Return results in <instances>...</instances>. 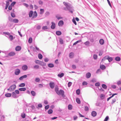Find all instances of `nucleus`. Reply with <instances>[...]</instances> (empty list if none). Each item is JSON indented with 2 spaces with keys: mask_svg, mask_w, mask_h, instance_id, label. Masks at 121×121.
<instances>
[{
  "mask_svg": "<svg viewBox=\"0 0 121 121\" xmlns=\"http://www.w3.org/2000/svg\"><path fill=\"white\" fill-rule=\"evenodd\" d=\"M16 85L15 84L11 86L10 87V91H13L15 90L16 88Z\"/></svg>",
  "mask_w": 121,
  "mask_h": 121,
  "instance_id": "f257e3e1",
  "label": "nucleus"
},
{
  "mask_svg": "<svg viewBox=\"0 0 121 121\" xmlns=\"http://www.w3.org/2000/svg\"><path fill=\"white\" fill-rule=\"evenodd\" d=\"M64 91L62 90H60L57 92V94L58 95H61L63 96L64 95Z\"/></svg>",
  "mask_w": 121,
  "mask_h": 121,
  "instance_id": "f03ea898",
  "label": "nucleus"
},
{
  "mask_svg": "<svg viewBox=\"0 0 121 121\" xmlns=\"http://www.w3.org/2000/svg\"><path fill=\"white\" fill-rule=\"evenodd\" d=\"M49 86L51 88L53 89L55 86V84L53 82H51L49 83Z\"/></svg>",
  "mask_w": 121,
  "mask_h": 121,
  "instance_id": "7ed1b4c3",
  "label": "nucleus"
},
{
  "mask_svg": "<svg viewBox=\"0 0 121 121\" xmlns=\"http://www.w3.org/2000/svg\"><path fill=\"white\" fill-rule=\"evenodd\" d=\"M20 72V71L19 69H16L15 72V74L16 75H18Z\"/></svg>",
  "mask_w": 121,
  "mask_h": 121,
  "instance_id": "20e7f679",
  "label": "nucleus"
},
{
  "mask_svg": "<svg viewBox=\"0 0 121 121\" xmlns=\"http://www.w3.org/2000/svg\"><path fill=\"white\" fill-rule=\"evenodd\" d=\"M52 25L51 26V28L52 29H54L55 28L56 25L55 23L53 22H52Z\"/></svg>",
  "mask_w": 121,
  "mask_h": 121,
  "instance_id": "39448f33",
  "label": "nucleus"
},
{
  "mask_svg": "<svg viewBox=\"0 0 121 121\" xmlns=\"http://www.w3.org/2000/svg\"><path fill=\"white\" fill-rule=\"evenodd\" d=\"M64 22L62 21H60L58 22V25L59 26H62Z\"/></svg>",
  "mask_w": 121,
  "mask_h": 121,
  "instance_id": "423d86ee",
  "label": "nucleus"
},
{
  "mask_svg": "<svg viewBox=\"0 0 121 121\" xmlns=\"http://www.w3.org/2000/svg\"><path fill=\"white\" fill-rule=\"evenodd\" d=\"M28 68L27 66L26 65H24L22 66V69L24 70H26Z\"/></svg>",
  "mask_w": 121,
  "mask_h": 121,
  "instance_id": "0eeeda50",
  "label": "nucleus"
},
{
  "mask_svg": "<svg viewBox=\"0 0 121 121\" xmlns=\"http://www.w3.org/2000/svg\"><path fill=\"white\" fill-rule=\"evenodd\" d=\"M21 49V46H17L15 48V50L16 51H20Z\"/></svg>",
  "mask_w": 121,
  "mask_h": 121,
  "instance_id": "6e6552de",
  "label": "nucleus"
},
{
  "mask_svg": "<svg viewBox=\"0 0 121 121\" xmlns=\"http://www.w3.org/2000/svg\"><path fill=\"white\" fill-rule=\"evenodd\" d=\"M27 77V76L26 75H25L22 76L20 77L19 78V79L20 80H22L24 78H26Z\"/></svg>",
  "mask_w": 121,
  "mask_h": 121,
  "instance_id": "1a4fd4ad",
  "label": "nucleus"
},
{
  "mask_svg": "<svg viewBox=\"0 0 121 121\" xmlns=\"http://www.w3.org/2000/svg\"><path fill=\"white\" fill-rule=\"evenodd\" d=\"M97 115V113L95 111H93L91 113V115L93 117L96 116Z\"/></svg>",
  "mask_w": 121,
  "mask_h": 121,
  "instance_id": "9d476101",
  "label": "nucleus"
},
{
  "mask_svg": "<svg viewBox=\"0 0 121 121\" xmlns=\"http://www.w3.org/2000/svg\"><path fill=\"white\" fill-rule=\"evenodd\" d=\"M15 53L13 52H11L9 53L8 54L10 56H12L14 55Z\"/></svg>",
  "mask_w": 121,
  "mask_h": 121,
  "instance_id": "9b49d317",
  "label": "nucleus"
},
{
  "mask_svg": "<svg viewBox=\"0 0 121 121\" xmlns=\"http://www.w3.org/2000/svg\"><path fill=\"white\" fill-rule=\"evenodd\" d=\"M86 76L87 78H89L91 76V74L89 72L88 73L86 74Z\"/></svg>",
  "mask_w": 121,
  "mask_h": 121,
  "instance_id": "f8f14e48",
  "label": "nucleus"
},
{
  "mask_svg": "<svg viewBox=\"0 0 121 121\" xmlns=\"http://www.w3.org/2000/svg\"><path fill=\"white\" fill-rule=\"evenodd\" d=\"M101 45L103 44L104 43V41L103 39H101L99 41Z\"/></svg>",
  "mask_w": 121,
  "mask_h": 121,
  "instance_id": "ddd939ff",
  "label": "nucleus"
},
{
  "mask_svg": "<svg viewBox=\"0 0 121 121\" xmlns=\"http://www.w3.org/2000/svg\"><path fill=\"white\" fill-rule=\"evenodd\" d=\"M100 68L102 70L105 69L106 68L105 66L103 65H101L100 66Z\"/></svg>",
  "mask_w": 121,
  "mask_h": 121,
  "instance_id": "4468645a",
  "label": "nucleus"
},
{
  "mask_svg": "<svg viewBox=\"0 0 121 121\" xmlns=\"http://www.w3.org/2000/svg\"><path fill=\"white\" fill-rule=\"evenodd\" d=\"M12 96L13 98H16L17 97V96L15 93V92H13L12 93Z\"/></svg>",
  "mask_w": 121,
  "mask_h": 121,
  "instance_id": "2eb2a0df",
  "label": "nucleus"
},
{
  "mask_svg": "<svg viewBox=\"0 0 121 121\" xmlns=\"http://www.w3.org/2000/svg\"><path fill=\"white\" fill-rule=\"evenodd\" d=\"M108 56H105L102 59V62L103 61L105 60H106L108 59Z\"/></svg>",
  "mask_w": 121,
  "mask_h": 121,
  "instance_id": "dca6fc26",
  "label": "nucleus"
},
{
  "mask_svg": "<svg viewBox=\"0 0 121 121\" xmlns=\"http://www.w3.org/2000/svg\"><path fill=\"white\" fill-rule=\"evenodd\" d=\"M74 56V53L72 52L70 53L69 54V57L71 58L73 57Z\"/></svg>",
  "mask_w": 121,
  "mask_h": 121,
  "instance_id": "f3484780",
  "label": "nucleus"
},
{
  "mask_svg": "<svg viewBox=\"0 0 121 121\" xmlns=\"http://www.w3.org/2000/svg\"><path fill=\"white\" fill-rule=\"evenodd\" d=\"M37 14L36 12V11L34 12L33 15V17L35 18L37 17Z\"/></svg>",
  "mask_w": 121,
  "mask_h": 121,
  "instance_id": "a211bd4d",
  "label": "nucleus"
},
{
  "mask_svg": "<svg viewBox=\"0 0 121 121\" xmlns=\"http://www.w3.org/2000/svg\"><path fill=\"white\" fill-rule=\"evenodd\" d=\"M56 34L58 35H61V33L60 31H58L56 32Z\"/></svg>",
  "mask_w": 121,
  "mask_h": 121,
  "instance_id": "6ab92c4d",
  "label": "nucleus"
},
{
  "mask_svg": "<svg viewBox=\"0 0 121 121\" xmlns=\"http://www.w3.org/2000/svg\"><path fill=\"white\" fill-rule=\"evenodd\" d=\"M32 95L33 96H35L36 95V93L34 91H32L31 92Z\"/></svg>",
  "mask_w": 121,
  "mask_h": 121,
  "instance_id": "aec40b11",
  "label": "nucleus"
},
{
  "mask_svg": "<svg viewBox=\"0 0 121 121\" xmlns=\"http://www.w3.org/2000/svg\"><path fill=\"white\" fill-rule=\"evenodd\" d=\"M64 75V73H61L60 74H58V76L59 77L61 78L63 77Z\"/></svg>",
  "mask_w": 121,
  "mask_h": 121,
  "instance_id": "412c9836",
  "label": "nucleus"
},
{
  "mask_svg": "<svg viewBox=\"0 0 121 121\" xmlns=\"http://www.w3.org/2000/svg\"><path fill=\"white\" fill-rule=\"evenodd\" d=\"M26 90V88L25 87L19 89V90L21 91H25Z\"/></svg>",
  "mask_w": 121,
  "mask_h": 121,
  "instance_id": "4be33fe9",
  "label": "nucleus"
},
{
  "mask_svg": "<svg viewBox=\"0 0 121 121\" xmlns=\"http://www.w3.org/2000/svg\"><path fill=\"white\" fill-rule=\"evenodd\" d=\"M5 96L6 97H10L11 96V93H8L6 94H5Z\"/></svg>",
  "mask_w": 121,
  "mask_h": 121,
  "instance_id": "5701e85b",
  "label": "nucleus"
},
{
  "mask_svg": "<svg viewBox=\"0 0 121 121\" xmlns=\"http://www.w3.org/2000/svg\"><path fill=\"white\" fill-rule=\"evenodd\" d=\"M33 12L32 11H30L29 13V16L30 17H31L33 15Z\"/></svg>",
  "mask_w": 121,
  "mask_h": 121,
  "instance_id": "b1692460",
  "label": "nucleus"
},
{
  "mask_svg": "<svg viewBox=\"0 0 121 121\" xmlns=\"http://www.w3.org/2000/svg\"><path fill=\"white\" fill-rule=\"evenodd\" d=\"M53 112V110L51 109H50L48 110V113L49 114H51Z\"/></svg>",
  "mask_w": 121,
  "mask_h": 121,
  "instance_id": "393cba45",
  "label": "nucleus"
},
{
  "mask_svg": "<svg viewBox=\"0 0 121 121\" xmlns=\"http://www.w3.org/2000/svg\"><path fill=\"white\" fill-rule=\"evenodd\" d=\"M38 57L40 59H42L43 58V56L40 53L39 54Z\"/></svg>",
  "mask_w": 121,
  "mask_h": 121,
  "instance_id": "a878e982",
  "label": "nucleus"
},
{
  "mask_svg": "<svg viewBox=\"0 0 121 121\" xmlns=\"http://www.w3.org/2000/svg\"><path fill=\"white\" fill-rule=\"evenodd\" d=\"M48 66L50 68H52L54 67V65L52 63L49 64L48 65Z\"/></svg>",
  "mask_w": 121,
  "mask_h": 121,
  "instance_id": "bb28decb",
  "label": "nucleus"
},
{
  "mask_svg": "<svg viewBox=\"0 0 121 121\" xmlns=\"http://www.w3.org/2000/svg\"><path fill=\"white\" fill-rule=\"evenodd\" d=\"M115 59L117 61H119L121 59L120 57L117 56L115 58Z\"/></svg>",
  "mask_w": 121,
  "mask_h": 121,
  "instance_id": "cd10ccee",
  "label": "nucleus"
},
{
  "mask_svg": "<svg viewBox=\"0 0 121 121\" xmlns=\"http://www.w3.org/2000/svg\"><path fill=\"white\" fill-rule=\"evenodd\" d=\"M76 100L77 103H78V104H80V103L81 101L78 98H77L76 99Z\"/></svg>",
  "mask_w": 121,
  "mask_h": 121,
  "instance_id": "c85d7f7f",
  "label": "nucleus"
},
{
  "mask_svg": "<svg viewBox=\"0 0 121 121\" xmlns=\"http://www.w3.org/2000/svg\"><path fill=\"white\" fill-rule=\"evenodd\" d=\"M116 99L115 98H114L113 99L111 102V104H113L115 102H116Z\"/></svg>",
  "mask_w": 121,
  "mask_h": 121,
  "instance_id": "c756f323",
  "label": "nucleus"
},
{
  "mask_svg": "<svg viewBox=\"0 0 121 121\" xmlns=\"http://www.w3.org/2000/svg\"><path fill=\"white\" fill-rule=\"evenodd\" d=\"M84 44L86 46H89L90 44V43L88 41H86L84 43Z\"/></svg>",
  "mask_w": 121,
  "mask_h": 121,
  "instance_id": "7c9ffc66",
  "label": "nucleus"
},
{
  "mask_svg": "<svg viewBox=\"0 0 121 121\" xmlns=\"http://www.w3.org/2000/svg\"><path fill=\"white\" fill-rule=\"evenodd\" d=\"M105 97V95L103 94H101L100 95V97L102 99H104Z\"/></svg>",
  "mask_w": 121,
  "mask_h": 121,
  "instance_id": "2f4dec72",
  "label": "nucleus"
},
{
  "mask_svg": "<svg viewBox=\"0 0 121 121\" xmlns=\"http://www.w3.org/2000/svg\"><path fill=\"white\" fill-rule=\"evenodd\" d=\"M25 86V84L24 83H21L19 85V86L20 87H24Z\"/></svg>",
  "mask_w": 121,
  "mask_h": 121,
  "instance_id": "473e14b6",
  "label": "nucleus"
},
{
  "mask_svg": "<svg viewBox=\"0 0 121 121\" xmlns=\"http://www.w3.org/2000/svg\"><path fill=\"white\" fill-rule=\"evenodd\" d=\"M102 87L105 89H106L107 88V86L105 84H103L102 85Z\"/></svg>",
  "mask_w": 121,
  "mask_h": 121,
  "instance_id": "72a5a7b5",
  "label": "nucleus"
},
{
  "mask_svg": "<svg viewBox=\"0 0 121 121\" xmlns=\"http://www.w3.org/2000/svg\"><path fill=\"white\" fill-rule=\"evenodd\" d=\"M13 22L15 23H17L18 22V20L17 19H15L13 20Z\"/></svg>",
  "mask_w": 121,
  "mask_h": 121,
  "instance_id": "f704fd0d",
  "label": "nucleus"
},
{
  "mask_svg": "<svg viewBox=\"0 0 121 121\" xmlns=\"http://www.w3.org/2000/svg\"><path fill=\"white\" fill-rule=\"evenodd\" d=\"M68 108L69 110H71L72 109V105H69L68 106Z\"/></svg>",
  "mask_w": 121,
  "mask_h": 121,
  "instance_id": "c9c22d12",
  "label": "nucleus"
},
{
  "mask_svg": "<svg viewBox=\"0 0 121 121\" xmlns=\"http://www.w3.org/2000/svg\"><path fill=\"white\" fill-rule=\"evenodd\" d=\"M28 42L30 43H31L32 42V38L30 37L28 39Z\"/></svg>",
  "mask_w": 121,
  "mask_h": 121,
  "instance_id": "e433bc0d",
  "label": "nucleus"
},
{
  "mask_svg": "<svg viewBox=\"0 0 121 121\" xmlns=\"http://www.w3.org/2000/svg\"><path fill=\"white\" fill-rule=\"evenodd\" d=\"M59 88L57 86H56L55 88V91L56 93H57L58 91Z\"/></svg>",
  "mask_w": 121,
  "mask_h": 121,
  "instance_id": "4c0bfd02",
  "label": "nucleus"
},
{
  "mask_svg": "<svg viewBox=\"0 0 121 121\" xmlns=\"http://www.w3.org/2000/svg\"><path fill=\"white\" fill-rule=\"evenodd\" d=\"M108 60L109 62H110L112 60V58L111 57H109L108 56Z\"/></svg>",
  "mask_w": 121,
  "mask_h": 121,
  "instance_id": "58836bf2",
  "label": "nucleus"
},
{
  "mask_svg": "<svg viewBox=\"0 0 121 121\" xmlns=\"http://www.w3.org/2000/svg\"><path fill=\"white\" fill-rule=\"evenodd\" d=\"M21 117L23 118H24L25 117L26 115L24 113H22Z\"/></svg>",
  "mask_w": 121,
  "mask_h": 121,
  "instance_id": "ea45409f",
  "label": "nucleus"
},
{
  "mask_svg": "<svg viewBox=\"0 0 121 121\" xmlns=\"http://www.w3.org/2000/svg\"><path fill=\"white\" fill-rule=\"evenodd\" d=\"M9 35V38L11 40H12L13 39V36L12 35Z\"/></svg>",
  "mask_w": 121,
  "mask_h": 121,
  "instance_id": "a19ab883",
  "label": "nucleus"
},
{
  "mask_svg": "<svg viewBox=\"0 0 121 121\" xmlns=\"http://www.w3.org/2000/svg\"><path fill=\"white\" fill-rule=\"evenodd\" d=\"M76 93L77 95H79L80 93V90L79 89L77 90L76 91Z\"/></svg>",
  "mask_w": 121,
  "mask_h": 121,
  "instance_id": "79ce46f5",
  "label": "nucleus"
},
{
  "mask_svg": "<svg viewBox=\"0 0 121 121\" xmlns=\"http://www.w3.org/2000/svg\"><path fill=\"white\" fill-rule=\"evenodd\" d=\"M40 81L39 78H36L35 79V81L36 82H39Z\"/></svg>",
  "mask_w": 121,
  "mask_h": 121,
  "instance_id": "37998d69",
  "label": "nucleus"
},
{
  "mask_svg": "<svg viewBox=\"0 0 121 121\" xmlns=\"http://www.w3.org/2000/svg\"><path fill=\"white\" fill-rule=\"evenodd\" d=\"M34 68L35 69H38L39 68V66L38 65H35L34 66Z\"/></svg>",
  "mask_w": 121,
  "mask_h": 121,
  "instance_id": "c03bdc74",
  "label": "nucleus"
},
{
  "mask_svg": "<svg viewBox=\"0 0 121 121\" xmlns=\"http://www.w3.org/2000/svg\"><path fill=\"white\" fill-rule=\"evenodd\" d=\"M35 63L37 64H40L42 62L40 61L39 60H36L35 61Z\"/></svg>",
  "mask_w": 121,
  "mask_h": 121,
  "instance_id": "a18cd8bd",
  "label": "nucleus"
},
{
  "mask_svg": "<svg viewBox=\"0 0 121 121\" xmlns=\"http://www.w3.org/2000/svg\"><path fill=\"white\" fill-rule=\"evenodd\" d=\"M40 14H42L43 13L44 10L43 9H41L40 10Z\"/></svg>",
  "mask_w": 121,
  "mask_h": 121,
  "instance_id": "49530a36",
  "label": "nucleus"
},
{
  "mask_svg": "<svg viewBox=\"0 0 121 121\" xmlns=\"http://www.w3.org/2000/svg\"><path fill=\"white\" fill-rule=\"evenodd\" d=\"M81 41L80 40H78V41H77L76 42L74 43L73 44V45H76V44H77L78 43H79V42H80Z\"/></svg>",
  "mask_w": 121,
  "mask_h": 121,
  "instance_id": "de8ad7c7",
  "label": "nucleus"
},
{
  "mask_svg": "<svg viewBox=\"0 0 121 121\" xmlns=\"http://www.w3.org/2000/svg\"><path fill=\"white\" fill-rule=\"evenodd\" d=\"M93 57L94 58L95 60H96L97 59V55L96 54L94 55Z\"/></svg>",
  "mask_w": 121,
  "mask_h": 121,
  "instance_id": "09e8293b",
  "label": "nucleus"
},
{
  "mask_svg": "<svg viewBox=\"0 0 121 121\" xmlns=\"http://www.w3.org/2000/svg\"><path fill=\"white\" fill-rule=\"evenodd\" d=\"M100 83H99V82L96 83L95 84V85L96 86H100Z\"/></svg>",
  "mask_w": 121,
  "mask_h": 121,
  "instance_id": "8fccbe9b",
  "label": "nucleus"
},
{
  "mask_svg": "<svg viewBox=\"0 0 121 121\" xmlns=\"http://www.w3.org/2000/svg\"><path fill=\"white\" fill-rule=\"evenodd\" d=\"M72 21L74 23V24L76 25H77V23L76 22L74 18H73L72 19Z\"/></svg>",
  "mask_w": 121,
  "mask_h": 121,
  "instance_id": "3c124183",
  "label": "nucleus"
},
{
  "mask_svg": "<svg viewBox=\"0 0 121 121\" xmlns=\"http://www.w3.org/2000/svg\"><path fill=\"white\" fill-rule=\"evenodd\" d=\"M6 6H8L9 5V0H7L6 1Z\"/></svg>",
  "mask_w": 121,
  "mask_h": 121,
  "instance_id": "603ef678",
  "label": "nucleus"
},
{
  "mask_svg": "<svg viewBox=\"0 0 121 121\" xmlns=\"http://www.w3.org/2000/svg\"><path fill=\"white\" fill-rule=\"evenodd\" d=\"M42 29H43L44 30L48 29V28L47 26H44L42 27Z\"/></svg>",
  "mask_w": 121,
  "mask_h": 121,
  "instance_id": "864d4df0",
  "label": "nucleus"
},
{
  "mask_svg": "<svg viewBox=\"0 0 121 121\" xmlns=\"http://www.w3.org/2000/svg\"><path fill=\"white\" fill-rule=\"evenodd\" d=\"M60 44H62L63 43V39H60Z\"/></svg>",
  "mask_w": 121,
  "mask_h": 121,
  "instance_id": "5fc2aeb1",
  "label": "nucleus"
},
{
  "mask_svg": "<svg viewBox=\"0 0 121 121\" xmlns=\"http://www.w3.org/2000/svg\"><path fill=\"white\" fill-rule=\"evenodd\" d=\"M3 33L4 34L7 35H10V33L8 32H4Z\"/></svg>",
  "mask_w": 121,
  "mask_h": 121,
  "instance_id": "6e6d98bb",
  "label": "nucleus"
},
{
  "mask_svg": "<svg viewBox=\"0 0 121 121\" xmlns=\"http://www.w3.org/2000/svg\"><path fill=\"white\" fill-rule=\"evenodd\" d=\"M72 83L70 82H69L68 83V86L69 87H70L72 85Z\"/></svg>",
  "mask_w": 121,
  "mask_h": 121,
  "instance_id": "4d7b16f0",
  "label": "nucleus"
},
{
  "mask_svg": "<svg viewBox=\"0 0 121 121\" xmlns=\"http://www.w3.org/2000/svg\"><path fill=\"white\" fill-rule=\"evenodd\" d=\"M87 83L86 82H84L82 83V85L83 86L86 85H87Z\"/></svg>",
  "mask_w": 121,
  "mask_h": 121,
  "instance_id": "13d9d810",
  "label": "nucleus"
},
{
  "mask_svg": "<svg viewBox=\"0 0 121 121\" xmlns=\"http://www.w3.org/2000/svg\"><path fill=\"white\" fill-rule=\"evenodd\" d=\"M41 28V26L40 25H38L36 26V29H37L39 30Z\"/></svg>",
  "mask_w": 121,
  "mask_h": 121,
  "instance_id": "bf43d9fd",
  "label": "nucleus"
},
{
  "mask_svg": "<svg viewBox=\"0 0 121 121\" xmlns=\"http://www.w3.org/2000/svg\"><path fill=\"white\" fill-rule=\"evenodd\" d=\"M108 116H107L105 118L104 121H107L108 120Z\"/></svg>",
  "mask_w": 121,
  "mask_h": 121,
  "instance_id": "052dcab7",
  "label": "nucleus"
},
{
  "mask_svg": "<svg viewBox=\"0 0 121 121\" xmlns=\"http://www.w3.org/2000/svg\"><path fill=\"white\" fill-rule=\"evenodd\" d=\"M85 111H88L89 109L88 108L87 106H85Z\"/></svg>",
  "mask_w": 121,
  "mask_h": 121,
  "instance_id": "680f3d73",
  "label": "nucleus"
},
{
  "mask_svg": "<svg viewBox=\"0 0 121 121\" xmlns=\"http://www.w3.org/2000/svg\"><path fill=\"white\" fill-rule=\"evenodd\" d=\"M49 105H48L45 107V109L47 110L48 109L49 107Z\"/></svg>",
  "mask_w": 121,
  "mask_h": 121,
  "instance_id": "e2e57ef3",
  "label": "nucleus"
},
{
  "mask_svg": "<svg viewBox=\"0 0 121 121\" xmlns=\"http://www.w3.org/2000/svg\"><path fill=\"white\" fill-rule=\"evenodd\" d=\"M15 93H16L17 94H19V91L18 90H16L15 91Z\"/></svg>",
  "mask_w": 121,
  "mask_h": 121,
  "instance_id": "0e129e2a",
  "label": "nucleus"
},
{
  "mask_svg": "<svg viewBox=\"0 0 121 121\" xmlns=\"http://www.w3.org/2000/svg\"><path fill=\"white\" fill-rule=\"evenodd\" d=\"M11 15L12 17H15V14L13 13H11Z\"/></svg>",
  "mask_w": 121,
  "mask_h": 121,
  "instance_id": "69168bd1",
  "label": "nucleus"
},
{
  "mask_svg": "<svg viewBox=\"0 0 121 121\" xmlns=\"http://www.w3.org/2000/svg\"><path fill=\"white\" fill-rule=\"evenodd\" d=\"M121 82L119 80L117 82V84L118 85H119L121 84Z\"/></svg>",
  "mask_w": 121,
  "mask_h": 121,
  "instance_id": "338daca9",
  "label": "nucleus"
},
{
  "mask_svg": "<svg viewBox=\"0 0 121 121\" xmlns=\"http://www.w3.org/2000/svg\"><path fill=\"white\" fill-rule=\"evenodd\" d=\"M72 68L73 69H75L76 68V66L75 65H73L72 66Z\"/></svg>",
  "mask_w": 121,
  "mask_h": 121,
  "instance_id": "774afa93",
  "label": "nucleus"
}]
</instances>
